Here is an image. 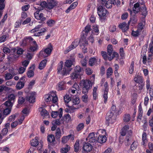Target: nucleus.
Wrapping results in <instances>:
<instances>
[{
  "label": "nucleus",
  "instance_id": "obj_1",
  "mask_svg": "<svg viewBox=\"0 0 153 153\" xmlns=\"http://www.w3.org/2000/svg\"><path fill=\"white\" fill-rule=\"evenodd\" d=\"M79 84L82 88V93L85 94V95L82 96V99L83 102H86L88 98L87 94L88 93V90L92 87L91 81L89 80H82L80 82Z\"/></svg>",
  "mask_w": 153,
  "mask_h": 153
},
{
  "label": "nucleus",
  "instance_id": "obj_2",
  "mask_svg": "<svg viewBox=\"0 0 153 153\" xmlns=\"http://www.w3.org/2000/svg\"><path fill=\"white\" fill-rule=\"evenodd\" d=\"M75 62V58L74 55H72L70 56V57L69 59L66 60L65 62V66L63 68V70L61 72L62 76L66 75L69 74V72L72 69L70 67L72 65H74Z\"/></svg>",
  "mask_w": 153,
  "mask_h": 153
},
{
  "label": "nucleus",
  "instance_id": "obj_3",
  "mask_svg": "<svg viewBox=\"0 0 153 153\" xmlns=\"http://www.w3.org/2000/svg\"><path fill=\"white\" fill-rule=\"evenodd\" d=\"M47 2L45 1H42L38 2L37 4L39 5L38 7V9L39 10L43 9L44 8H46L49 10L53 9L57 4V3L55 1V0H47Z\"/></svg>",
  "mask_w": 153,
  "mask_h": 153
},
{
  "label": "nucleus",
  "instance_id": "obj_4",
  "mask_svg": "<svg viewBox=\"0 0 153 153\" xmlns=\"http://www.w3.org/2000/svg\"><path fill=\"white\" fill-rule=\"evenodd\" d=\"M147 10V8L145 5L143 4V6L140 7V5L138 2L135 4L133 8V11L134 13L136 14L140 11L141 13V14L145 17H146L148 14Z\"/></svg>",
  "mask_w": 153,
  "mask_h": 153
},
{
  "label": "nucleus",
  "instance_id": "obj_5",
  "mask_svg": "<svg viewBox=\"0 0 153 153\" xmlns=\"http://www.w3.org/2000/svg\"><path fill=\"white\" fill-rule=\"evenodd\" d=\"M83 72V69L79 66H76L74 69V72L71 74V78L72 79H74L79 77L82 75Z\"/></svg>",
  "mask_w": 153,
  "mask_h": 153
},
{
  "label": "nucleus",
  "instance_id": "obj_6",
  "mask_svg": "<svg viewBox=\"0 0 153 153\" xmlns=\"http://www.w3.org/2000/svg\"><path fill=\"white\" fill-rule=\"evenodd\" d=\"M34 8L36 10H37L34 13V16L35 18L37 20H40L41 21V22H42L45 21L46 19V18L44 16L43 13H42L40 14L39 13V11L41 10H39L38 9V7L37 8L36 7H34Z\"/></svg>",
  "mask_w": 153,
  "mask_h": 153
},
{
  "label": "nucleus",
  "instance_id": "obj_7",
  "mask_svg": "<svg viewBox=\"0 0 153 153\" xmlns=\"http://www.w3.org/2000/svg\"><path fill=\"white\" fill-rule=\"evenodd\" d=\"M36 42L33 40V38L31 36H28L25 38L23 40L22 44L23 46L30 45L31 46L34 44H36Z\"/></svg>",
  "mask_w": 153,
  "mask_h": 153
},
{
  "label": "nucleus",
  "instance_id": "obj_8",
  "mask_svg": "<svg viewBox=\"0 0 153 153\" xmlns=\"http://www.w3.org/2000/svg\"><path fill=\"white\" fill-rule=\"evenodd\" d=\"M129 127L128 125L125 126L122 129L120 132L121 136L120 138H121L122 136H123L126 135L127 133L128 134L129 136L131 135L132 132L131 130H129Z\"/></svg>",
  "mask_w": 153,
  "mask_h": 153
},
{
  "label": "nucleus",
  "instance_id": "obj_9",
  "mask_svg": "<svg viewBox=\"0 0 153 153\" xmlns=\"http://www.w3.org/2000/svg\"><path fill=\"white\" fill-rule=\"evenodd\" d=\"M114 114V113L111 112L107 114L106 119L108 123L113 124L115 122L116 118Z\"/></svg>",
  "mask_w": 153,
  "mask_h": 153
},
{
  "label": "nucleus",
  "instance_id": "obj_10",
  "mask_svg": "<svg viewBox=\"0 0 153 153\" xmlns=\"http://www.w3.org/2000/svg\"><path fill=\"white\" fill-rule=\"evenodd\" d=\"M80 43L79 39H76L67 49V51H65V53H67L72 50L75 48Z\"/></svg>",
  "mask_w": 153,
  "mask_h": 153
},
{
  "label": "nucleus",
  "instance_id": "obj_11",
  "mask_svg": "<svg viewBox=\"0 0 153 153\" xmlns=\"http://www.w3.org/2000/svg\"><path fill=\"white\" fill-rule=\"evenodd\" d=\"M100 59L97 57H91L89 61L88 64L91 66L97 65L100 64Z\"/></svg>",
  "mask_w": 153,
  "mask_h": 153
},
{
  "label": "nucleus",
  "instance_id": "obj_12",
  "mask_svg": "<svg viewBox=\"0 0 153 153\" xmlns=\"http://www.w3.org/2000/svg\"><path fill=\"white\" fill-rule=\"evenodd\" d=\"M97 13L100 17L104 16L107 12V10L102 6H99L97 7Z\"/></svg>",
  "mask_w": 153,
  "mask_h": 153
},
{
  "label": "nucleus",
  "instance_id": "obj_13",
  "mask_svg": "<svg viewBox=\"0 0 153 153\" xmlns=\"http://www.w3.org/2000/svg\"><path fill=\"white\" fill-rule=\"evenodd\" d=\"M128 10L131 15V17L128 23L131 22L133 24L136 23L137 22V19L136 14L134 13L133 10L132 11L130 9H128Z\"/></svg>",
  "mask_w": 153,
  "mask_h": 153
},
{
  "label": "nucleus",
  "instance_id": "obj_14",
  "mask_svg": "<svg viewBox=\"0 0 153 153\" xmlns=\"http://www.w3.org/2000/svg\"><path fill=\"white\" fill-rule=\"evenodd\" d=\"M35 92H30L27 94V96L25 98L27 101H29L30 103H33L35 102Z\"/></svg>",
  "mask_w": 153,
  "mask_h": 153
},
{
  "label": "nucleus",
  "instance_id": "obj_15",
  "mask_svg": "<svg viewBox=\"0 0 153 153\" xmlns=\"http://www.w3.org/2000/svg\"><path fill=\"white\" fill-rule=\"evenodd\" d=\"M11 109L10 108H7L3 111V113L1 114V123L3 119L10 113Z\"/></svg>",
  "mask_w": 153,
  "mask_h": 153
},
{
  "label": "nucleus",
  "instance_id": "obj_16",
  "mask_svg": "<svg viewBox=\"0 0 153 153\" xmlns=\"http://www.w3.org/2000/svg\"><path fill=\"white\" fill-rule=\"evenodd\" d=\"M104 86L105 88V89L104 92V93L103 96V97L104 99V102L105 103L107 100L108 99V85L107 82H106L104 85Z\"/></svg>",
  "mask_w": 153,
  "mask_h": 153
},
{
  "label": "nucleus",
  "instance_id": "obj_17",
  "mask_svg": "<svg viewBox=\"0 0 153 153\" xmlns=\"http://www.w3.org/2000/svg\"><path fill=\"white\" fill-rule=\"evenodd\" d=\"M29 70L27 72V75L29 78L33 77L34 75V70L35 69V65L33 64L31 66L29 67Z\"/></svg>",
  "mask_w": 153,
  "mask_h": 153
},
{
  "label": "nucleus",
  "instance_id": "obj_18",
  "mask_svg": "<svg viewBox=\"0 0 153 153\" xmlns=\"http://www.w3.org/2000/svg\"><path fill=\"white\" fill-rule=\"evenodd\" d=\"M49 48H48L45 49L44 51H41L40 53V55L42 56V54L44 53H45L48 55H50L51 54V52L53 50L52 46L51 43L49 44Z\"/></svg>",
  "mask_w": 153,
  "mask_h": 153
},
{
  "label": "nucleus",
  "instance_id": "obj_19",
  "mask_svg": "<svg viewBox=\"0 0 153 153\" xmlns=\"http://www.w3.org/2000/svg\"><path fill=\"white\" fill-rule=\"evenodd\" d=\"M86 140L90 143H94L95 142L96 139L94 132H91L90 133L86 138Z\"/></svg>",
  "mask_w": 153,
  "mask_h": 153
},
{
  "label": "nucleus",
  "instance_id": "obj_20",
  "mask_svg": "<svg viewBox=\"0 0 153 153\" xmlns=\"http://www.w3.org/2000/svg\"><path fill=\"white\" fill-rule=\"evenodd\" d=\"M83 148L85 151L88 152L92 150L93 147L89 143H85L84 144Z\"/></svg>",
  "mask_w": 153,
  "mask_h": 153
},
{
  "label": "nucleus",
  "instance_id": "obj_21",
  "mask_svg": "<svg viewBox=\"0 0 153 153\" xmlns=\"http://www.w3.org/2000/svg\"><path fill=\"white\" fill-rule=\"evenodd\" d=\"M106 137L104 135H100L98 137L97 141L101 143H103L106 141Z\"/></svg>",
  "mask_w": 153,
  "mask_h": 153
},
{
  "label": "nucleus",
  "instance_id": "obj_22",
  "mask_svg": "<svg viewBox=\"0 0 153 153\" xmlns=\"http://www.w3.org/2000/svg\"><path fill=\"white\" fill-rule=\"evenodd\" d=\"M119 27L121 29L123 32H125L128 29L127 24L125 22L120 23L119 25Z\"/></svg>",
  "mask_w": 153,
  "mask_h": 153
},
{
  "label": "nucleus",
  "instance_id": "obj_23",
  "mask_svg": "<svg viewBox=\"0 0 153 153\" xmlns=\"http://www.w3.org/2000/svg\"><path fill=\"white\" fill-rule=\"evenodd\" d=\"M65 82L63 81L59 82L57 87L58 90V91H61L65 90Z\"/></svg>",
  "mask_w": 153,
  "mask_h": 153
},
{
  "label": "nucleus",
  "instance_id": "obj_24",
  "mask_svg": "<svg viewBox=\"0 0 153 153\" xmlns=\"http://www.w3.org/2000/svg\"><path fill=\"white\" fill-rule=\"evenodd\" d=\"M134 80L135 82L137 83L144 82L143 77L139 75L135 76Z\"/></svg>",
  "mask_w": 153,
  "mask_h": 153
},
{
  "label": "nucleus",
  "instance_id": "obj_25",
  "mask_svg": "<svg viewBox=\"0 0 153 153\" xmlns=\"http://www.w3.org/2000/svg\"><path fill=\"white\" fill-rule=\"evenodd\" d=\"M77 4L78 3L76 2L73 3L66 10L65 12L67 13H69L71 10L75 8L77 5Z\"/></svg>",
  "mask_w": 153,
  "mask_h": 153
},
{
  "label": "nucleus",
  "instance_id": "obj_26",
  "mask_svg": "<svg viewBox=\"0 0 153 153\" xmlns=\"http://www.w3.org/2000/svg\"><path fill=\"white\" fill-rule=\"evenodd\" d=\"M11 73H7L5 74V79L6 80H8L12 79L13 76L16 74L13 71H11Z\"/></svg>",
  "mask_w": 153,
  "mask_h": 153
},
{
  "label": "nucleus",
  "instance_id": "obj_27",
  "mask_svg": "<svg viewBox=\"0 0 153 153\" xmlns=\"http://www.w3.org/2000/svg\"><path fill=\"white\" fill-rule=\"evenodd\" d=\"M47 60L46 59H45L42 60L40 63L39 66V68L40 70H42L45 67Z\"/></svg>",
  "mask_w": 153,
  "mask_h": 153
},
{
  "label": "nucleus",
  "instance_id": "obj_28",
  "mask_svg": "<svg viewBox=\"0 0 153 153\" xmlns=\"http://www.w3.org/2000/svg\"><path fill=\"white\" fill-rule=\"evenodd\" d=\"M10 90L9 88L3 85L1 86V95L2 93H7Z\"/></svg>",
  "mask_w": 153,
  "mask_h": 153
},
{
  "label": "nucleus",
  "instance_id": "obj_29",
  "mask_svg": "<svg viewBox=\"0 0 153 153\" xmlns=\"http://www.w3.org/2000/svg\"><path fill=\"white\" fill-rule=\"evenodd\" d=\"M40 31L37 33L34 34V36H40L44 34V33L46 31V30L45 28H42L40 30Z\"/></svg>",
  "mask_w": 153,
  "mask_h": 153
},
{
  "label": "nucleus",
  "instance_id": "obj_30",
  "mask_svg": "<svg viewBox=\"0 0 153 153\" xmlns=\"http://www.w3.org/2000/svg\"><path fill=\"white\" fill-rule=\"evenodd\" d=\"M80 46H81L82 45L85 47L88 44V41L86 40L84 38H82L79 39Z\"/></svg>",
  "mask_w": 153,
  "mask_h": 153
},
{
  "label": "nucleus",
  "instance_id": "obj_31",
  "mask_svg": "<svg viewBox=\"0 0 153 153\" xmlns=\"http://www.w3.org/2000/svg\"><path fill=\"white\" fill-rule=\"evenodd\" d=\"M40 114L41 115L43 116L44 117H49V113L45 109H42V111L40 112Z\"/></svg>",
  "mask_w": 153,
  "mask_h": 153
},
{
  "label": "nucleus",
  "instance_id": "obj_32",
  "mask_svg": "<svg viewBox=\"0 0 153 153\" xmlns=\"http://www.w3.org/2000/svg\"><path fill=\"white\" fill-rule=\"evenodd\" d=\"M37 137H35L34 139H33L30 141L31 145L34 147H36L39 144V141L36 138Z\"/></svg>",
  "mask_w": 153,
  "mask_h": 153
},
{
  "label": "nucleus",
  "instance_id": "obj_33",
  "mask_svg": "<svg viewBox=\"0 0 153 153\" xmlns=\"http://www.w3.org/2000/svg\"><path fill=\"white\" fill-rule=\"evenodd\" d=\"M38 49V45L36 43V44H33L31 46H30V47L29 49V51L30 52H34L35 51H36Z\"/></svg>",
  "mask_w": 153,
  "mask_h": 153
},
{
  "label": "nucleus",
  "instance_id": "obj_34",
  "mask_svg": "<svg viewBox=\"0 0 153 153\" xmlns=\"http://www.w3.org/2000/svg\"><path fill=\"white\" fill-rule=\"evenodd\" d=\"M24 86V83L23 82H18L16 85V87L17 89L20 90Z\"/></svg>",
  "mask_w": 153,
  "mask_h": 153
},
{
  "label": "nucleus",
  "instance_id": "obj_35",
  "mask_svg": "<svg viewBox=\"0 0 153 153\" xmlns=\"http://www.w3.org/2000/svg\"><path fill=\"white\" fill-rule=\"evenodd\" d=\"M8 100L12 102V103H13L15 100L16 96L13 94H9L8 96Z\"/></svg>",
  "mask_w": 153,
  "mask_h": 153
},
{
  "label": "nucleus",
  "instance_id": "obj_36",
  "mask_svg": "<svg viewBox=\"0 0 153 153\" xmlns=\"http://www.w3.org/2000/svg\"><path fill=\"white\" fill-rule=\"evenodd\" d=\"M107 52L108 55L110 56L112 53L113 48L111 45H109L107 47Z\"/></svg>",
  "mask_w": 153,
  "mask_h": 153
},
{
  "label": "nucleus",
  "instance_id": "obj_37",
  "mask_svg": "<svg viewBox=\"0 0 153 153\" xmlns=\"http://www.w3.org/2000/svg\"><path fill=\"white\" fill-rule=\"evenodd\" d=\"M70 149V147L68 145H66L64 148H61L60 151L62 153H67Z\"/></svg>",
  "mask_w": 153,
  "mask_h": 153
},
{
  "label": "nucleus",
  "instance_id": "obj_38",
  "mask_svg": "<svg viewBox=\"0 0 153 153\" xmlns=\"http://www.w3.org/2000/svg\"><path fill=\"white\" fill-rule=\"evenodd\" d=\"M142 142L141 143V144L143 145H145L146 143L147 142V140L146 139V134L145 132H143L142 136Z\"/></svg>",
  "mask_w": 153,
  "mask_h": 153
},
{
  "label": "nucleus",
  "instance_id": "obj_39",
  "mask_svg": "<svg viewBox=\"0 0 153 153\" xmlns=\"http://www.w3.org/2000/svg\"><path fill=\"white\" fill-rule=\"evenodd\" d=\"M112 1L111 0H108L103 5L105 6L107 8H111L112 7Z\"/></svg>",
  "mask_w": 153,
  "mask_h": 153
},
{
  "label": "nucleus",
  "instance_id": "obj_40",
  "mask_svg": "<svg viewBox=\"0 0 153 153\" xmlns=\"http://www.w3.org/2000/svg\"><path fill=\"white\" fill-rule=\"evenodd\" d=\"M79 140H77L74 146V151L76 152H78L79 149Z\"/></svg>",
  "mask_w": 153,
  "mask_h": 153
},
{
  "label": "nucleus",
  "instance_id": "obj_41",
  "mask_svg": "<svg viewBox=\"0 0 153 153\" xmlns=\"http://www.w3.org/2000/svg\"><path fill=\"white\" fill-rule=\"evenodd\" d=\"M13 103L9 100H7L2 105H5L7 108H9V107H12L13 106Z\"/></svg>",
  "mask_w": 153,
  "mask_h": 153
},
{
  "label": "nucleus",
  "instance_id": "obj_42",
  "mask_svg": "<svg viewBox=\"0 0 153 153\" xmlns=\"http://www.w3.org/2000/svg\"><path fill=\"white\" fill-rule=\"evenodd\" d=\"M55 22L54 20L52 19H49L47 21L46 24L48 26L51 27L55 24Z\"/></svg>",
  "mask_w": 153,
  "mask_h": 153
},
{
  "label": "nucleus",
  "instance_id": "obj_43",
  "mask_svg": "<svg viewBox=\"0 0 153 153\" xmlns=\"http://www.w3.org/2000/svg\"><path fill=\"white\" fill-rule=\"evenodd\" d=\"M48 142L52 143L55 141V137L54 135H50L48 136L47 138Z\"/></svg>",
  "mask_w": 153,
  "mask_h": 153
},
{
  "label": "nucleus",
  "instance_id": "obj_44",
  "mask_svg": "<svg viewBox=\"0 0 153 153\" xmlns=\"http://www.w3.org/2000/svg\"><path fill=\"white\" fill-rule=\"evenodd\" d=\"M98 87L97 86L95 87L93 89V98L94 100H96V97L97 96V90Z\"/></svg>",
  "mask_w": 153,
  "mask_h": 153
},
{
  "label": "nucleus",
  "instance_id": "obj_45",
  "mask_svg": "<svg viewBox=\"0 0 153 153\" xmlns=\"http://www.w3.org/2000/svg\"><path fill=\"white\" fill-rule=\"evenodd\" d=\"M5 0H1V16L2 14V11L1 10L4 9L5 7Z\"/></svg>",
  "mask_w": 153,
  "mask_h": 153
},
{
  "label": "nucleus",
  "instance_id": "obj_46",
  "mask_svg": "<svg viewBox=\"0 0 153 153\" xmlns=\"http://www.w3.org/2000/svg\"><path fill=\"white\" fill-rule=\"evenodd\" d=\"M91 27L90 25H87L83 31L85 32V34L86 35L88 32L91 31Z\"/></svg>",
  "mask_w": 153,
  "mask_h": 153
},
{
  "label": "nucleus",
  "instance_id": "obj_47",
  "mask_svg": "<svg viewBox=\"0 0 153 153\" xmlns=\"http://www.w3.org/2000/svg\"><path fill=\"white\" fill-rule=\"evenodd\" d=\"M113 73V70L111 68L109 67L107 70L106 74L107 77H109Z\"/></svg>",
  "mask_w": 153,
  "mask_h": 153
},
{
  "label": "nucleus",
  "instance_id": "obj_48",
  "mask_svg": "<svg viewBox=\"0 0 153 153\" xmlns=\"http://www.w3.org/2000/svg\"><path fill=\"white\" fill-rule=\"evenodd\" d=\"M134 62L132 61L129 68V72L130 74H132L134 71Z\"/></svg>",
  "mask_w": 153,
  "mask_h": 153
},
{
  "label": "nucleus",
  "instance_id": "obj_49",
  "mask_svg": "<svg viewBox=\"0 0 153 153\" xmlns=\"http://www.w3.org/2000/svg\"><path fill=\"white\" fill-rule=\"evenodd\" d=\"M71 100V98L69 97V96L67 94H66L64 97V100L66 103H68Z\"/></svg>",
  "mask_w": 153,
  "mask_h": 153
},
{
  "label": "nucleus",
  "instance_id": "obj_50",
  "mask_svg": "<svg viewBox=\"0 0 153 153\" xmlns=\"http://www.w3.org/2000/svg\"><path fill=\"white\" fill-rule=\"evenodd\" d=\"M63 118V120L65 121L68 122L71 120L70 116L69 114H67L64 116Z\"/></svg>",
  "mask_w": 153,
  "mask_h": 153
},
{
  "label": "nucleus",
  "instance_id": "obj_51",
  "mask_svg": "<svg viewBox=\"0 0 153 153\" xmlns=\"http://www.w3.org/2000/svg\"><path fill=\"white\" fill-rule=\"evenodd\" d=\"M61 124L60 121V119H56L53 120L52 122V124L53 125H54L56 126H59Z\"/></svg>",
  "mask_w": 153,
  "mask_h": 153
},
{
  "label": "nucleus",
  "instance_id": "obj_52",
  "mask_svg": "<svg viewBox=\"0 0 153 153\" xmlns=\"http://www.w3.org/2000/svg\"><path fill=\"white\" fill-rule=\"evenodd\" d=\"M84 125L83 123H79L76 127V129L78 131H79L83 129L84 127Z\"/></svg>",
  "mask_w": 153,
  "mask_h": 153
},
{
  "label": "nucleus",
  "instance_id": "obj_53",
  "mask_svg": "<svg viewBox=\"0 0 153 153\" xmlns=\"http://www.w3.org/2000/svg\"><path fill=\"white\" fill-rule=\"evenodd\" d=\"M51 101L53 103H54L56 105L57 104L56 103L57 102L58 100V98L56 96L53 97L51 95Z\"/></svg>",
  "mask_w": 153,
  "mask_h": 153
},
{
  "label": "nucleus",
  "instance_id": "obj_54",
  "mask_svg": "<svg viewBox=\"0 0 153 153\" xmlns=\"http://www.w3.org/2000/svg\"><path fill=\"white\" fill-rule=\"evenodd\" d=\"M130 119V116L129 114H125L123 118L124 122H129Z\"/></svg>",
  "mask_w": 153,
  "mask_h": 153
},
{
  "label": "nucleus",
  "instance_id": "obj_55",
  "mask_svg": "<svg viewBox=\"0 0 153 153\" xmlns=\"http://www.w3.org/2000/svg\"><path fill=\"white\" fill-rule=\"evenodd\" d=\"M51 95L46 94L45 95L44 98L46 102H50L51 101Z\"/></svg>",
  "mask_w": 153,
  "mask_h": 153
},
{
  "label": "nucleus",
  "instance_id": "obj_56",
  "mask_svg": "<svg viewBox=\"0 0 153 153\" xmlns=\"http://www.w3.org/2000/svg\"><path fill=\"white\" fill-rule=\"evenodd\" d=\"M140 32L138 30L136 31H132V36L134 37L138 36L140 34Z\"/></svg>",
  "mask_w": 153,
  "mask_h": 153
},
{
  "label": "nucleus",
  "instance_id": "obj_57",
  "mask_svg": "<svg viewBox=\"0 0 153 153\" xmlns=\"http://www.w3.org/2000/svg\"><path fill=\"white\" fill-rule=\"evenodd\" d=\"M71 101L73 103V105L78 104L79 102V99L76 97L74 99H73Z\"/></svg>",
  "mask_w": 153,
  "mask_h": 153
},
{
  "label": "nucleus",
  "instance_id": "obj_58",
  "mask_svg": "<svg viewBox=\"0 0 153 153\" xmlns=\"http://www.w3.org/2000/svg\"><path fill=\"white\" fill-rule=\"evenodd\" d=\"M144 25L143 22H140L139 24L137 30L141 32L143 28Z\"/></svg>",
  "mask_w": 153,
  "mask_h": 153
},
{
  "label": "nucleus",
  "instance_id": "obj_59",
  "mask_svg": "<svg viewBox=\"0 0 153 153\" xmlns=\"http://www.w3.org/2000/svg\"><path fill=\"white\" fill-rule=\"evenodd\" d=\"M116 30V26L114 25H111L110 26L109 28V31L112 32H113L115 31Z\"/></svg>",
  "mask_w": 153,
  "mask_h": 153
},
{
  "label": "nucleus",
  "instance_id": "obj_60",
  "mask_svg": "<svg viewBox=\"0 0 153 153\" xmlns=\"http://www.w3.org/2000/svg\"><path fill=\"white\" fill-rule=\"evenodd\" d=\"M69 140L68 136L63 137L62 138V142L63 143H66Z\"/></svg>",
  "mask_w": 153,
  "mask_h": 153
},
{
  "label": "nucleus",
  "instance_id": "obj_61",
  "mask_svg": "<svg viewBox=\"0 0 153 153\" xmlns=\"http://www.w3.org/2000/svg\"><path fill=\"white\" fill-rule=\"evenodd\" d=\"M117 111V110L116 108V106L114 105H112L111 108L110 112L115 114Z\"/></svg>",
  "mask_w": 153,
  "mask_h": 153
},
{
  "label": "nucleus",
  "instance_id": "obj_62",
  "mask_svg": "<svg viewBox=\"0 0 153 153\" xmlns=\"http://www.w3.org/2000/svg\"><path fill=\"white\" fill-rule=\"evenodd\" d=\"M137 143L135 142L134 141V142L131 144L130 147L131 150H133L136 149L137 148Z\"/></svg>",
  "mask_w": 153,
  "mask_h": 153
},
{
  "label": "nucleus",
  "instance_id": "obj_63",
  "mask_svg": "<svg viewBox=\"0 0 153 153\" xmlns=\"http://www.w3.org/2000/svg\"><path fill=\"white\" fill-rule=\"evenodd\" d=\"M80 62L82 66H85L86 65L87 62L85 59H84L81 60Z\"/></svg>",
  "mask_w": 153,
  "mask_h": 153
},
{
  "label": "nucleus",
  "instance_id": "obj_64",
  "mask_svg": "<svg viewBox=\"0 0 153 153\" xmlns=\"http://www.w3.org/2000/svg\"><path fill=\"white\" fill-rule=\"evenodd\" d=\"M17 58V56L14 55H10L9 56V59L11 61H13L15 60Z\"/></svg>",
  "mask_w": 153,
  "mask_h": 153
}]
</instances>
